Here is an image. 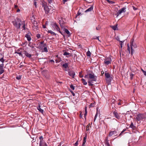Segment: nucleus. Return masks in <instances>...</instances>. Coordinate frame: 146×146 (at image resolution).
Returning a JSON list of instances; mask_svg holds the SVG:
<instances>
[{
	"instance_id": "f257e3e1",
	"label": "nucleus",
	"mask_w": 146,
	"mask_h": 146,
	"mask_svg": "<svg viewBox=\"0 0 146 146\" xmlns=\"http://www.w3.org/2000/svg\"><path fill=\"white\" fill-rule=\"evenodd\" d=\"M42 6L44 8L46 14L49 15V14H52L55 12V10L52 8L51 6H48L46 3H42Z\"/></svg>"
},
{
	"instance_id": "f03ea898",
	"label": "nucleus",
	"mask_w": 146,
	"mask_h": 146,
	"mask_svg": "<svg viewBox=\"0 0 146 146\" xmlns=\"http://www.w3.org/2000/svg\"><path fill=\"white\" fill-rule=\"evenodd\" d=\"M22 22L21 19L17 17L13 21L12 23L13 25L17 29H19Z\"/></svg>"
},
{
	"instance_id": "7ed1b4c3",
	"label": "nucleus",
	"mask_w": 146,
	"mask_h": 146,
	"mask_svg": "<svg viewBox=\"0 0 146 146\" xmlns=\"http://www.w3.org/2000/svg\"><path fill=\"white\" fill-rule=\"evenodd\" d=\"M130 46L131 49V54H132L133 52L134 51L133 48H137V46L136 44L134 42V39L132 38L131 39L130 42Z\"/></svg>"
},
{
	"instance_id": "20e7f679",
	"label": "nucleus",
	"mask_w": 146,
	"mask_h": 146,
	"mask_svg": "<svg viewBox=\"0 0 146 146\" xmlns=\"http://www.w3.org/2000/svg\"><path fill=\"white\" fill-rule=\"evenodd\" d=\"M52 27L54 30H56L57 31L59 32L62 35H63L62 33L60 31V30L58 26L57 25L56 23H54L52 25Z\"/></svg>"
},
{
	"instance_id": "39448f33",
	"label": "nucleus",
	"mask_w": 146,
	"mask_h": 146,
	"mask_svg": "<svg viewBox=\"0 0 146 146\" xmlns=\"http://www.w3.org/2000/svg\"><path fill=\"white\" fill-rule=\"evenodd\" d=\"M145 116L144 114L140 113L137 115L136 117V119L138 121H139L141 120H142L145 118Z\"/></svg>"
},
{
	"instance_id": "423d86ee",
	"label": "nucleus",
	"mask_w": 146,
	"mask_h": 146,
	"mask_svg": "<svg viewBox=\"0 0 146 146\" xmlns=\"http://www.w3.org/2000/svg\"><path fill=\"white\" fill-rule=\"evenodd\" d=\"M112 60L110 57H109L104 59V63L105 65H108L111 63Z\"/></svg>"
},
{
	"instance_id": "0eeeda50",
	"label": "nucleus",
	"mask_w": 146,
	"mask_h": 146,
	"mask_svg": "<svg viewBox=\"0 0 146 146\" xmlns=\"http://www.w3.org/2000/svg\"><path fill=\"white\" fill-rule=\"evenodd\" d=\"M23 50H24V49L20 48L16 51L15 53H17L19 54L20 56L23 57V55L22 53H23Z\"/></svg>"
},
{
	"instance_id": "6e6552de",
	"label": "nucleus",
	"mask_w": 146,
	"mask_h": 146,
	"mask_svg": "<svg viewBox=\"0 0 146 146\" xmlns=\"http://www.w3.org/2000/svg\"><path fill=\"white\" fill-rule=\"evenodd\" d=\"M88 76L90 79H92V80H94L95 81H96L97 77L94 76V74H89Z\"/></svg>"
},
{
	"instance_id": "1a4fd4ad",
	"label": "nucleus",
	"mask_w": 146,
	"mask_h": 146,
	"mask_svg": "<svg viewBox=\"0 0 146 146\" xmlns=\"http://www.w3.org/2000/svg\"><path fill=\"white\" fill-rule=\"evenodd\" d=\"M126 8L125 7H123L119 10L117 13V16H118L119 15L122 13L125 12L126 11Z\"/></svg>"
},
{
	"instance_id": "9d476101",
	"label": "nucleus",
	"mask_w": 146,
	"mask_h": 146,
	"mask_svg": "<svg viewBox=\"0 0 146 146\" xmlns=\"http://www.w3.org/2000/svg\"><path fill=\"white\" fill-rule=\"evenodd\" d=\"M4 64L3 63L0 64V75L3 74L4 72Z\"/></svg>"
},
{
	"instance_id": "9b49d317",
	"label": "nucleus",
	"mask_w": 146,
	"mask_h": 146,
	"mask_svg": "<svg viewBox=\"0 0 146 146\" xmlns=\"http://www.w3.org/2000/svg\"><path fill=\"white\" fill-rule=\"evenodd\" d=\"M113 114L114 116L117 119H119L120 118V116L119 114L117 113L116 111H114L113 112Z\"/></svg>"
},
{
	"instance_id": "f8f14e48",
	"label": "nucleus",
	"mask_w": 146,
	"mask_h": 146,
	"mask_svg": "<svg viewBox=\"0 0 146 146\" xmlns=\"http://www.w3.org/2000/svg\"><path fill=\"white\" fill-rule=\"evenodd\" d=\"M68 74L71 77H72V78H74V76L75 75V72L72 71L71 70L68 71Z\"/></svg>"
},
{
	"instance_id": "ddd939ff",
	"label": "nucleus",
	"mask_w": 146,
	"mask_h": 146,
	"mask_svg": "<svg viewBox=\"0 0 146 146\" xmlns=\"http://www.w3.org/2000/svg\"><path fill=\"white\" fill-rule=\"evenodd\" d=\"M24 52V54L27 57L29 58H31L32 55L28 53L26 50H23V53Z\"/></svg>"
},
{
	"instance_id": "4468645a",
	"label": "nucleus",
	"mask_w": 146,
	"mask_h": 146,
	"mask_svg": "<svg viewBox=\"0 0 146 146\" xmlns=\"http://www.w3.org/2000/svg\"><path fill=\"white\" fill-rule=\"evenodd\" d=\"M30 33H28V34H26L25 35V37L27 38V40L29 41H30L31 39V38L30 35Z\"/></svg>"
},
{
	"instance_id": "2eb2a0df",
	"label": "nucleus",
	"mask_w": 146,
	"mask_h": 146,
	"mask_svg": "<svg viewBox=\"0 0 146 146\" xmlns=\"http://www.w3.org/2000/svg\"><path fill=\"white\" fill-rule=\"evenodd\" d=\"M63 55L64 56H66L67 57H68L70 56H71V53H69L68 52L66 51L65 50L63 51Z\"/></svg>"
},
{
	"instance_id": "dca6fc26",
	"label": "nucleus",
	"mask_w": 146,
	"mask_h": 146,
	"mask_svg": "<svg viewBox=\"0 0 146 146\" xmlns=\"http://www.w3.org/2000/svg\"><path fill=\"white\" fill-rule=\"evenodd\" d=\"M116 39L118 41L120 42V44L121 46V48H122V45L123 43V42L125 40H124L123 41H120L119 40V38L118 36H117L116 37Z\"/></svg>"
},
{
	"instance_id": "f3484780",
	"label": "nucleus",
	"mask_w": 146,
	"mask_h": 146,
	"mask_svg": "<svg viewBox=\"0 0 146 146\" xmlns=\"http://www.w3.org/2000/svg\"><path fill=\"white\" fill-rule=\"evenodd\" d=\"M39 146H47V145L45 142H42L41 141L39 142Z\"/></svg>"
},
{
	"instance_id": "a211bd4d",
	"label": "nucleus",
	"mask_w": 146,
	"mask_h": 146,
	"mask_svg": "<svg viewBox=\"0 0 146 146\" xmlns=\"http://www.w3.org/2000/svg\"><path fill=\"white\" fill-rule=\"evenodd\" d=\"M105 143L106 144V146H110V145L109 142L108 137H106L105 138Z\"/></svg>"
},
{
	"instance_id": "6ab92c4d",
	"label": "nucleus",
	"mask_w": 146,
	"mask_h": 146,
	"mask_svg": "<svg viewBox=\"0 0 146 146\" xmlns=\"http://www.w3.org/2000/svg\"><path fill=\"white\" fill-rule=\"evenodd\" d=\"M37 109L42 114L43 113L44 110L43 109H42L40 108V105H39L37 107Z\"/></svg>"
},
{
	"instance_id": "aec40b11",
	"label": "nucleus",
	"mask_w": 146,
	"mask_h": 146,
	"mask_svg": "<svg viewBox=\"0 0 146 146\" xmlns=\"http://www.w3.org/2000/svg\"><path fill=\"white\" fill-rule=\"evenodd\" d=\"M129 127L133 129H134L136 128V126H134L132 122H131Z\"/></svg>"
},
{
	"instance_id": "412c9836",
	"label": "nucleus",
	"mask_w": 146,
	"mask_h": 146,
	"mask_svg": "<svg viewBox=\"0 0 146 146\" xmlns=\"http://www.w3.org/2000/svg\"><path fill=\"white\" fill-rule=\"evenodd\" d=\"M93 9V6H91L89 8L87 9L86 11H85V12L86 13H87L88 12H90L92 11Z\"/></svg>"
},
{
	"instance_id": "4be33fe9",
	"label": "nucleus",
	"mask_w": 146,
	"mask_h": 146,
	"mask_svg": "<svg viewBox=\"0 0 146 146\" xmlns=\"http://www.w3.org/2000/svg\"><path fill=\"white\" fill-rule=\"evenodd\" d=\"M116 133V132L115 131H111L110 132L109 135L110 137H111L112 135H113L114 134H115Z\"/></svg>"
},
{
	"instance_id": "5701e85b",
	"label": "nucleus",
	"mask_w": 146,
	"mask_h": 146,
	"mask_svg": "<svg viewBox=\"0 0 146 146\" xmlns=\"http://www.w3.org/2000/svg\"><path fill=\"white\" fill-rule=\"evenodd\" d=\"M64 31V32L67 33V34H68L69 35V36H70V32H69V31L66 29L64 28L63 29Z\"/></svg>"
},
{
	"instance_id": "b1692460",
	"label": "nucleus",
	"mask_w": 146,
	"mask_h": 146,
	"mask_svg": "<svg viewBox=\"0 0 146 146\" xmlns=\"http://www.w3.org/2000/svg\"><path fill=\"white\" fill-rule=\"evenodd\" d=\"M32 23L34 25L35 27H38V25L37 22L35 20H33V21H32Z\"/></svg>"
},
{
	"instance_id": "393cba45",
	"label": "nucleus",
	"mask_w": 146,
	"mask_h": 146,
	"mask_svg": "<svg viewBox=\"0 0 146 146\" xmlns=\"http://www.w3.org/2000/svg\"><path fill=\"white\" fill-rule=\"evenodd\" d=\"M93 81H94L91 80H89L88 81V85L90 86H93V84H92V83H93Z\"/></svg>"
},
{
	"instance_id": "a878e982",
	"label": "nucleus",
	"mask_w": 146,
	"mask_h": 146,
	"mask_svg": "<svg viewBox=\"0 0 146 146\" xmlns=\"http://www.w3.org/2000/svg\"><path fill=\"white\" fill-rule=\"evenodd\" d=\"M105 75L106 78H110V74L108 72H105Z\"/></svg>"
},
{
	"instance_id": "bb28decb",
	"label": "nucleus",
	"mask_w": 146,
	"mask_h": 146,
	"mask_svg": "<svg viewBox=\"0 0 146 146\" xmlns=\"http://www.w3.org/2000/svg\"><path fill=\"white\" fill-rule=\"evenodd\" d=\"M111 27L114 31L117 30V25H115L114 26H112Z\"/></svg>"
},
{
	"instance_id": "cd10ccee",
	"label": "nucleus",
	"mask_w": 146,
	"mask_h": 146,
	"mask_svg": "<svg viewBox=\"0 0 146 146\" xmlns=\"http://www.w3.org/2000/svg\"><path fill=\"white\" fill-rule=\"evenodd\" d=\"M68 66V63H65L62 65V67L65 68H66Z\"/></svg>"
},
{
	"instance_id": "c85d7f7f",
	"label": "nucleus",
	"mask_w": 146,
	"mask_h": 146,
	"mask_svg": "<svg viewBox=\"0 0 146 146\" xmlns=\"http://www.w3.org/2000/svg\"><path fill=\"white\" fill-rule=\"evenodd\" d=\"M81 81H82V82L84 85H86L87 84V83L84 79L83 78L82 79Z\"/></svg>"
},
{
	"instance_id": "c756f323",
	"label": "nucleus",
	"mask_w": 146,
	"mask_h": 146,
	"mask_svg": "<svg viewBox=\"0 0 146 146\" xmlns=\"http://www.w3.org/2000/svg\"><path fill=\"white\" fill-rule=\"evenodd\" d=\"M48 33H50L52 35H56V33H55L53 32L51 30H49L48 31Z\"/></svg>"
},
{
	"instance_id": "7c9ffc66",
	"label": "nucleus",
	"mask_w": 146,
	"mask_h": 146,
	"mask_svg": "<svg viewBox=\"0 0 146 146\" xmlns=\"http://www.w3.org/2000/svg\"><path fill=\"white\" fill-rule=\"evenodd\" d=\"M21 24H23V26H22V27L23 28V29L25 30V21H23Z\"/></svg>"
},
{
	"instance_id": "2f4dec72",
	"label": "nucleus",
	"mask_w": 146,
	"mask_h": 146,
	"mask_svg": "<svg viewBox=\"0 0 146 146\" xmlns=\"http://www.w3.org/2000/svg\"><path fill=\"white\" fill-rule=\"evenodd\" d=\"M29 46L31 47L32 48H34V47L31 42H29L28 44Z\"/></svg>"
},
{
	"instance_id": "473e14b6",
	"label": "nucleus",
	"mask_w": 146,
	"mask_h": 146,
	"mask_svg": "<svg viewBox=\"0 0 146 146\" xmlns=\"http://www.w3.org/2000/svg\"><path fill=\"white\" fill-rule=\"evenodd\" d=\"M91 53L90 51L89 50H88L87 53L86 55L87 56H91Z\"/></svg>"
},
{
	"instance_id": "72a5a7b5",
	"label": "nucleus",
	"mask_w": 146,
	"mask_h": 146,
	"mask_svg": "<svg viewBox=\"0 0 146 146\" xmlns=\"http://www.w3.org/2000/svg\"><path fill=\"white\" fill-rule=\"evenodd\" d=\"M43 51H44V52H48V50L47 48V47H44L43 49Z\"/></svg>"
},
{
	"instance_id": "f704fd0d",
	"label": "nucleus",
	"mask_w": 146,
	"mask_h": 146,
	"mask_svg": "<svg viewBox=\"0 0 146 146\" xmlns=\"http://www.w3.org/2000/svg\"><path fill=\"white\" fill-rule=\"evenodd\" d=\"M39 139L40 140V142H41V141L42 142H45L43 140V137L42 136H40L39 137Z\"/></svg>"
},
{
	"instance_id": "c9c22d12",
	"label": "nucleus",
	"mask_w": 146,
	"mask_h": 146,
	"mask_svg": "<svg viewBox=\"0 0 146 146\" xmlns=\"http://www.w3.org/2000/svg\"><path fill=\"white\" fill-rule=\"evenodd\" d=\"M44 46L42 45H39V47H38V48L40 49L41 50H43V49Z\"/></svg>"
},
{
	"instance_id": "e433bc0d",
	"label": "nucleus",
	"mask_w": 146,
	"mask_h": 146,
	"mask_svg": "<svg viewBox=\"0 0 146 146\" xmlns=\"http://www.w3.org/2000/svg\"><path fill=\"white\" fill-rule=\"evenodd\" d=\"M5 61V60L3 59V57H2L0 59V61L3 64V62H4Z\"/></svg>"
},
{
	"instance_id": "4c0bfd02",
	"label": "nucleus",
	"mask_w": 146,
	"mask_h": 146,
	"mask_svg": "<svg viewBox=\"0 0 146 146\" xmlns=\"http://www.w3.org/2000/svg\"><path fill=\"white\" fill-rule=\"evenodd\" d=\"M82 71L79 73V76L81 78H82L84 76L82 74Z\"/></svg>"
},
{
	"instance_id": "58836bf2",
	"label": "nucleus",
	"mask_w": 146,
	"mask_h": 146,
	"mask_svg": "<svg viewBox=\"0 0 146 146\" xmlns=\"http://www.w3.org/2000/svg\"><path fill=\"white\" fill-rule=\"evenodd\" d=\"M133 76H134V74H133L132 73H130V79L131 80H132L133 79Z\"/></svg>"
},
{
	"instance_id": "ea45409f",
	"label": "nucleus",
	"mask_w": 146,
	"mask_h": 146,
	"mask_svg": "<svg viewBox=\"0 0 146 146\" xmlns=\"http://www.w3.org/2000/svg\"><path fill=\"white\" fill-rule=\"evenodd\" d=\"M86 136L84 138L83 143H85L86 142Z\"/></svg>"
},
{
	"instance_id": "a19ab883",
	"label": "nucleus",
	"mask_w": 146,
	"mask_h": 146,
	"mask_svg": "<svg viewBox=\"0 0 146 146\" xmlns=\"http://www.w3.org/2000/svg\"><path fill=\"white\" fill-rule=\"evenodd\" d=\"M21 76H17L16 77V78L17 79L19 80L21 78Z\"/></svg>"
},
{
	"instance_id": "79ce46f5",
	"label": "nucleus",
	"mask_w": 146,
	"mask_h": 146,
	"mask_svg": "<svg viewBox=\"0 0 146 146\" xmlns=\"http://www.w3.org/2000/svg\"><path fill=\"white\" fill-rule=\"evenodd\" d=\"M95 106V104L94 103H91L90 105V108H92L94 106Z\"/></svg>"
},
{
	"instance_id": "37998d69",
	"label": "nucleus",
	"mask_w": 146,
	"mask_h": 146,
	"mask_svg": "<svg viewBox=\"0 0 146 146\" xmlns=\"http://www.w3.org/2000/svg\"><path fill=\"white\" fill-rule=\"evenodd\" d=\"M70 87L73 90H74V87L71 84V85H70Z\"/></svg>"
},
{
	"instance_id": "c03bdc74",
	"label": "nucleus",
	"mask_w": 146,
	"mask_h": 146,
	"mask_svg": "<svg viewBox=\"0 0 146 146\" xmlns=\"http://www.w3.org/2000/svg\"><path fill=\"white\" fill-rule=\"evenodd\" d=\"M36 36L38 38H39L40 37V35L39 34H37L36 35Z\"/></svg>"
},
{
	"instance_id": "a18cd8bd",
	"label": "nucleus",
	"mask_w": 146,
	"mask_h": 146,
	"mask_svg": "<svg viewBox=\"0 0 146 146\" xmlns=\"http://www.w3.org/2000/svg\"><path fill=\"white\" fill-rule=\"evenodd\" d=\"M90 126V123L88 124L87 126L86 127V131H88L89 130V127Z\"/></svg>"
},
{
	"instance_id": "49530a36",
	"label": "nucleus",
	"mask_w": 146,
	"mask_h": 146,
	"mask_svg": "<svg viewBox=\"0 0 146 146\" xmlns=\"http://www.w3.org/2000/svg\"><path fill=\"white\" fill-rule=\"evenodd\" d=\"M97 115H98L97 113H96V114L95 115V116L94 117V121H95V120H96V118L97 117Z\"/></svg>"
},
{
	"instance_id": "de8ad7c7",
	"label": "nucleus",
	"mask_w": 146,
	"mask_h": 146,
	"mask_svg": "<svg viewBox=\"0 0 146 146\" xmlns=\"http://www.w3.org/2000/svg\"><path fill=\"white\" fill-rule=\"evenodd\" d=\"M127 50L128 51L129 53H130V48L129 45V44H127Z\"/></svg>"
},
{
	"instance_id": "09e8293b",
	"label": "nucleus",
	"mask_w": 146,
	"mask_h": 146,
	"mask_svg": "<svg viewBox=\"0 0 146 146\" xmlns=\"http://www.w3.org/2000/svg\"><path fill=\"white\" fill-rule=\"evenodd\" d=\"M34 4L35 5L36 7H37L36 2L35 0L34 1Z\"/></svg>"
},
{
	"instance_id": "8fccbe9b",
	"label": "nucleus",
	"mask_w": 146,
	"mask_h": 146,
	"mask_svg": "<svg viewBox=\"0 0 146 146\" xmlns=\"http://www.w3.org/2000/svg\"><path fill=\"white\" fill-rule=\"evenodd\" d=\"M49 62H51L52 63H54V60H49Z\"/></svg>"
},
{
	"instance_id": "3c124183",
	"label": "nucleus",
	"mask_w": 146,
	"mask_h": 146,
	"mask_svg": "<svg viewBox=\"0 0 146 146\" xmlns=\"http://www.w3.org/2000/svg\"><path fill=\"white\" fill-rule=\"evenodd\" d=\"M133 9L134 10H137V8H136V7H134V6H133Z\"/></svg>"
},
{
	"instance_id": "603ef678",
	"label": "nucleus",
	"mask_w": 146,
	"mask_h": 146,
	"mask_svg": "<svg viewBox=\"0 0 146 146\" xmlns=\"http://www.w3.org/2000/svg\"><path fill=\"white\" fill-rule=\"evenodd\" d=\"M44 41H42L41 42H40V45H43L44 43Z\"/></svg>"
},
{
	"instance_id": "864d4df0",
	"label": "nucleus",
	"mask_w": 146,
	"mask_h": 146,
	"mask_svg": "<svg viewBox=\"0 0 146 146\" xmlns=\"http://www.w3.org/2000/svg\"><path fill=\"white\" fill-rule=\"evenodd\" d=\"M100 28V26H98V27H96V29L97 30H99Z\"/></svg>"
},
{
	"instance_id": "5fc2aeb1",
	"label": "nucleus",
	"mask_w": 146,
	"mask_h": 146,
	"mask_svg": "<svg viewBox=\"0 0 146 146\" xmlns=\"http://www.w3.org/2000/svg\"><path fill=\"white\" fill-rule=\"evenodd\" d=\"M78 141H77L75 143L74 145L75 146H77L78 145Z\"/></svg>"
},
{
	"instance_id": "6e6d98bb",
	"label": "nucleus",
	"mask_w": 146,
	"mask_h": 146,
	"mask_svg": "<svg viewBox=\"0 0 146 146\" xmlns=\"http://www.w3.org/2000/svg\"><path fill=\"white\" fill-rule=\"evenodd\" d=\"M70 92L72 93V95L73 96H75V94L72 91H70Z\"/></svg>"
},
{
	"instance_id": "4d7b16f0",
	"label": "nucleus",
	"mask_w": 146,
	"mask_h": 146,
	"mask_svg": "<svg viewBox=\"0 0 146 146\" xmlns=\"http://www.w3.org/2000/svg\"><path fill=\"white\" fill-rule=\"evenodd\" d=\"M48 1L49 4H51L52 3V0H48Z\"/></svg>"
},
{
	"instance_id": "13d9d810",
	"label": "nucleus",
	"mask_w": 146,
	"mask_h": 146,
	"mask_svg": "<svg viewBox=\"0 0 146 146\" xmlns=\"http://www.w3.org/2000/svg\"><path fill=\"white\" fill-rule=\"evenodd\" d=\"M68 0H63L62 2L64 4L65 3L67 2Z\"/></svg>"
},
{
	"instance_id": "bf43d9fd",
	"label": "nucleus",
	"mask_w": 146,
	"mask_h": 146,
	"mask_svg": "<svg viewBox=\"0 0 146 146\" xmlns=\"http://www.w3.org/2000/svg\"><path fill=\"white\" fill-rule=\"evenodd\" d=\"M44 47H47L46 44V43H44L42 45Z\"/></svg>"
},
{
	"instance_id": "052dcab7",
	"label": "nucleus",
	"mask_w": 146,
	"mask_h": 146,
	"mask_svg": "<svg viewBox=\"0 0 146 146\" xmlns=\"http://www.w3.org/2000/svg\"><path fill=\"white\" fill-rule=\"evenodd\" d=\"M88 75H85L84 76V77L85 78H88Z\"/></svg>"
},
{
	"instance_id": "680f3d73",
	"label": "nucleus",
	"mask_w": 146,
	"mask_h": 146,
	"mask_svg": "<svg viewBox=\"0 0 146 146\" xmlns=\"http://www.w3.org/2000/svg\"><path fill=\"white\" fill-rule=\"evenodd\" d=\"M81 13H80L78 11V13H77V15L78 16H79V15H80Z\"/></svg>"
},
{
	"instance_id": "e2e57ef3",
	"label": "nucleus",
	"mask_w": 146,
	"mask_h": 146,
	"mask_svg": "<svg viewBox=\"0 0 146 146\" xmlns=\"http://www.w3.org/2000/svg\"><path fill=\"white\" fill-rule=\"evenodd\" d=\"M124 132L123 131H122L120 133V134H119V136H120V135H121L122 134L123 132Z\"/></svg>"
},
{
	"instance_id": "0e129e2a",
	"label": "nucleus",
	"mask_w": 146,
	"mask_h": 146,
	"mask_svg": "<svg viewBox=\"0 0 146 146\" xmlns=\"http://www.w3.org/2000/svg\"><path fill=\"white\" fill-rule=\"evenodd\" d=\"M86 108H87V107H85V113H87Z\"/></svg>"
},
{
	"instance_id": "69168bd1",
	"label": "nucleus",
	"mask_w": 146,
	"mask_h": 146,
	"mask_svg": "<svg viewBox=\"0 0 146 146\" xmlns=\"http://www.w3.org/2000/svg\"><path fill=\"white\" fill-rule=\"evenodd\" d=\"M144 74V75L146 76V71H144L143 73Z\"/></svg>"
},
{
	"instance_id": "338daca9",
	"label": "nucleus",
	"mask_w": 146,
	"mask_h": 146,
	"mask_svg": "<svg viewBox=\"0 0 146 146\" xmlns=\"http://www.w3.org/2000/svg\"><path fill=\"white\" fill-rule=\"evenodd\" d=\"M42 27H43V28H46V27L44 25H43Z\"/></svg>"
},
{
	"instance_id": "774afa93",
	"label": "nucleus",
	"mask_w": 146,
	"mask_h": 146,
	"mask_svg": "<svg viewBox=\"0 0 146 146\" xmlns=\"http://www.w3.org/2000/svg\"><path fill=\"white\" fill-rule=\"evenodd\" d=\"M95 39H98V40L99 41H100L99 39V37H96V38H95Z\"/></svg>"
}]
</instances>
